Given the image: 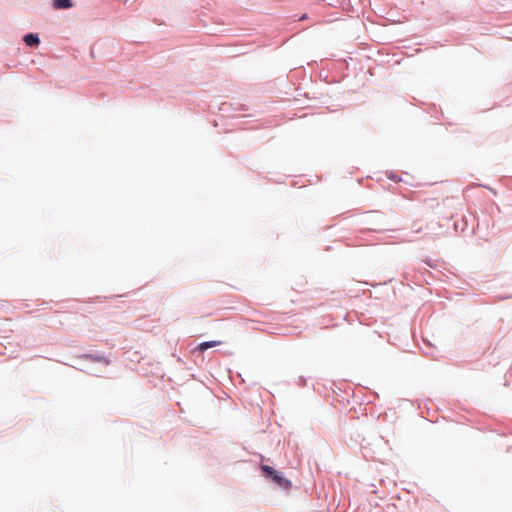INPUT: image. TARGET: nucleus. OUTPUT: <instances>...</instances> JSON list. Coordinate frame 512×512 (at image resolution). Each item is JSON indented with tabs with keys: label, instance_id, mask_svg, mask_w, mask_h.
I'll return each mask as SVG.
<instances>
[{
	"label": "nucleus",
	"instance_id": "nucleus-4",
	"mask_svg": "<svg viewBox=\"0 0 512 512\" xmlns=\"http://www.w3.org/2000/svg\"><path fill=\"white\" fill-rule=\"evenodd\" d=\"M53 6L55 9H66L72 7L71 0H54Z\"/></svg>",
	"mask_w": 512,
	"mask_h": 512
},
{
	"label": "nucleus",
	"instance_id": "nucleus-1",
	"mask_svg": "<svg viewBox=\"0 0 512 512\" xmlns=\"http://www.w3.org/2000/svg\"><path fill=\"white\" fill-rule=\"evenodd\" d=\"M261 469L266 477H269L272 479L274 483H276L279 487L284 489H289L291 486V483L288 479L283 477L278 471L273 469L272 467L268 465H262Z\"/></svg>",
	"mask_w": 512,
	"mask_h": 512
},
{
	"label": "nucleus",
	"instance_id": "nucleus-2",
	"mask_svg": "<svg viewBox=\"0 0 512 512\" xmlns=\"http://www.w3.org/2000/svg\"><path fill=\"white\" fill-rule=\"evenodd\" d=\"M24 42L27 46H37L40 42L38 35L29 33L24 36Z\"/></svg>",
	"mask_w": 512,
	"mask_h": 512
},
{
	"label": "nucleus",
	"instance_id": "nucleus-3",
	"mask_svg": "<svg viewBox=\"0 0 512 512\" xmlns=\"http://www.w3.org/2000/svg\"><path fill=\"white\" fill-rule=\"evenodd\" d=\"M222 342L221 341H206V342H202L200 343L196 348H195V351H205L209 348H212V347H215V346H218V345H221Z\"/></svg>",
	"mask_w": 512,
	"mask_h": 512
}]
</instances>
